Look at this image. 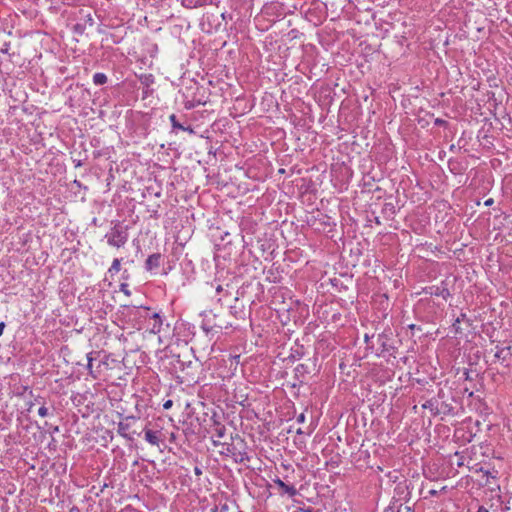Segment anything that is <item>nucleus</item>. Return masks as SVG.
<instances>
[{"instance_id":"obj_10","label":"nucleus","mask_w":512,"mask_h":512,"mask_svg":"<svg viewBox=\"0 0 512 512\" xmlns=\"http://www.w3.org/2000/svg\"><path fill=\"white\" fill-rule=\"evenodd\" d=\"M170 121H171L173 128L180 129V130H186V128L184 126H182L181 124L178 123V121H176V116L174 114H172L170 116Z\"/></svg>"},{"instance_id":"obj_21","label":"nucleus","mask_w":512,"mask_h":512,"mask_svg":"<svg viewBox=\"0 0 512 512\" xmlns=\"http://www.w3.org/2000/svg\"><path fill=\"white\" fill-rule=\"evenodd\" d=\"M226 509H227V506H226V505H223V506H222V510H223V511H226Z\"/></svg>"},{"instance_id":"obj_5","label":"nucleus","mask_w":512,"mask_h":512,"mask_svg":"<svg viewBox=\"0 0 512 512\" xmlns=\"http://www.w3.org/2000/svg\"><path fill=\"white\" fill-rule=\"evenodd\" d=\"M225 434H226L225 426L220 423H215L212 428L211 436L217 437L218 439H222V438H224Z\"/></svg>"},{"instance_id":"obj_18","label":"nucleus","mask_w":512,"mask_h":512,"mask_svg":"<svg viewBox=\"0 0 512 512\" xmlns=\"http://www.w3.org/2000/svg\"><path fill=\"white\" fill-rule=\"evenodd\" d=\"M4 327H5V323H4V322H1V323H0V336H1V335H2V333H3Z\"/></svg>"},{"instance_id":"obj_4","label":"nucleus","mask_w":512,"mask_h":512,"mask_svg":"<svg viewBox=\"0 0 512 512\" xmlns=\"http://www.w3.org/2000/svg\"><path fill=\"white\" fill-rule=\"evenodd\" d=\"M274 483L282 489L283 493L287 494L290 497H294L297 494V490L293 485L285 484L281 479L277 478L274 480Z\"/></svg>"},{"instance_id":"obj_20","label":"nucleus","mask_w":512,"mask_h":512,"mask_svg":"<svg viewBox=\"0 0 512 512\" xmlns=\"http://www.w3.org/2000/svg\"><path fill=\"white\" fill-rule=\"evenodd\" d=\"M429 493H430L431 495H436V493H437V492H436L435 490H431Z\"/></svg>"},{"instance_id":"obj_16","label":"nucleus","mask_w":512,"mask_h":512,"mask_svg":"<svg viewBox=\"0 0 512 512\" xmlns=\"http://www.w3.org/2000/svg\"><path fill=\"white\" fill-rule=\"evenodd\" d=\"M8 50H9V44H8V43H6V44L4 45V47L1 49V52H2V53H7V52H8Z\"/></svg>"},{"instance_id":"obj_9","label":"nucleus","mask_w":512,"mask_h":512,"mask_svg":"<svg viewBox=\"0 0 512 512\" xmlns=\"http://www.w3.org/2000/svg\"><path fill=\"white\" fill-rule=\"evenodd\" d=\"M120 268H121V262H120V259L118 258H115L112 262V265L110 266L108 272L111 274V275H114V274H117L119 271H120Z\"/></svg>"},{"instance_id":"obj_6","label":"nucleus","mask_w":512,"mask_h":512,"mask_svg":"<svg viewBox=\"0 0 512 512\" xmlns=\"http://www.w3.org/2000/svg\"><path fill=\"white\" fill-rule=\"evenodd\" d=\"M145 440L151 445H159L158 433L152 430H145Z\"/></svg>"},{"instance_id":"obj_14","label":"nucleus","mask_w":512,"mask_h":512,"mask_svg":"<svg viewBox=\"0 0 512 512\" xmlns=\"http://www.w3.org/2000/svg\"><path fill=\"white\" fill-rule=\"evenodd\" d=\"M172 405H173V401L169 399L163 403V408L165 410H168L172 407Z\"/></svg>"},{"instance_id":"obj_13","label":"nucleus","mask_w":512,"mask_h":512,"mask_svg":"<svg viewBox=\"0 0 512 512\" xmlns=\"http://www.w3.org/2000/svg\"><path fill=\"white\" fill-rule=\"evenodd\" d=\"M38 414L39 416L41 417H46L48 415V409L45 407V406H41L39 409H38Z\"/></svg>"},{"instance_id":"obj_7","label":"nucleus","mask_w":512,"mask_h":512,"mask_svg":"<svg viewBox=\"0 0 512 512\" xmlns=\"http://www.w3.org/2000/svg\"><path fill=\"white\" fill-rule=\"evenodd\" d=\"M211 440L214 447L221 446L222 450H220L221 454H228L230 453V447L229 445H226L225 443L221 442V439H218L217 437L211 436Z\"/></svg>"},{"instance_id":"obj_3","label":"nucleus","mask_w":512,"mask_h":512,"mask_svg":"<svg viewBox=\"0 0 512 512\" xmlns=\"http://www.w3.org/2000/svg\"><path fill=\"white\" fill-rule=\"evenodd\" d=\"M160 262H161V254H159V253L152 254L146 260V263H145L146 269L148 271L155 270L160 266Z\"/></svg>"},{"instance_id":"obj_22","label":"nucleus","mask_w":512,"mask_h":512,"mask_svg":"<svg viewBox=\"0 0 512 512\" xmlns=\"http://www.w3.org/2000/svg\"><path fill=\"white\" fill-rule=\"evenodd\" d=\"M196 474L200 473V470L198 468L195 469Z\"/></svg>"},{"instance_id":"obj_12","label":"nucleus","mask_w":512,"mask_h":512,"mask_svg":"<svg viewBox=\"0 0 512 512\" xmlns=\"http://www.w3.org/2000/svg\"><path fill=\"white\" fill-rule=\"evenodd\" d=\"M120 291L123 292L125 295L129 296L130 295V291H129V288H128V284L126 283H122L120 285Z\"/></svg>"},{"instance_id":"obj_8","label":"nucleus","mask_w":512,"mask_h":512,"mask_svg":"<svg viewBox=\"0 0 512 512\" xmlns=\"http://www.w3.org/2000/svg\"><path fill=\"white\" fill-rule=\"evenodd\" d=\"M107 82V76L104 73H95L93 75V83L95 85H103Z\"/></svg>"},{"instance_id":"obj_11","label":"nucleus","mask_w":512,"mask_h":512,"mask_svg":"<svg viewBox=\"0 0 512 512\" xmlns=\"http://www.w3.org/2000/svg\"><path fill=\"white\" fill-rule=\"evenodd\" d=\"M87 360H88V364H87V368L89 370V374L92 376V377H96L94 374H93V370H92V361H93V358L91 356V353L87 355Z\"/></svg>"},{"instance_id":"obj_2","label":"nucleus","mask_w":512,"mask_h":512,"mask_svg":"<svg viewBox=\"0 0 512 512\" xmlns=\"http://www.w3.org/2000/svg\"><path fill=\"white\" fill-rule=\"evenodd\" d=\"M109 245L120 248L125 245L128 240V233L126 229L115 226L105 236Z\"/></svg>"},{"instance_id":"obj_17","label":"nucleus","mask_w":512,"mask_h":512,"mask_svg":"<svg viewBox=\"0 0 512 512\" xmlns=\"http://www.w3.org/2000/svg\"><path fill=\"white\" fill-rule=\"evenodd\" d=\"M477 512H489V510L487 508H485L484 506H480L478 508Z\"/></svg>"},{"instance_id":"obj_15","label":"nucleus","mask_w":512,"mask_h":512,"mask_svg":"<svg viewBox=\"0 0 512 512\" xmlns=\"http://www.w3.org/2000/svg\"><path fill=\"white\" fill-rule=\"evenodd\" d=\"M297 421L299 423H303L305 421V415L302 413L297 417Z\"/></svg>"},{"instance_id":"obj_1","label":"nucleus","mask_w":512,"mask_h":512,"mask_svg":"<svg viewBox=\"0 0 512 512\" xmlns=\"http://www.w3.org/2000/svg\"><path fill=\"white\" fill-rule=\"evenodd\" d=\"M129 315L133 316L138 320V329L141 328L142 321L148 322L149 332L152 334H158L161 331L162 319L158 313L151 312L146 307H132L128 310Z\"/></svg>"},{"instance_id":"obj_19","label":"nucleus","mask_w":512,"mask_h":512,"mask_svg":"<svg viewBox=\"0 0 512 512\" xmlns=\"http://www.w3.org/2000/svg\"><path fill=\"white\" fill-rule=\"evenodd\" d=\"M491 203H492V200H491V199H489V200H487V201L485 202V204H486V205H490Z\"/></svg>"}]
</instances>
